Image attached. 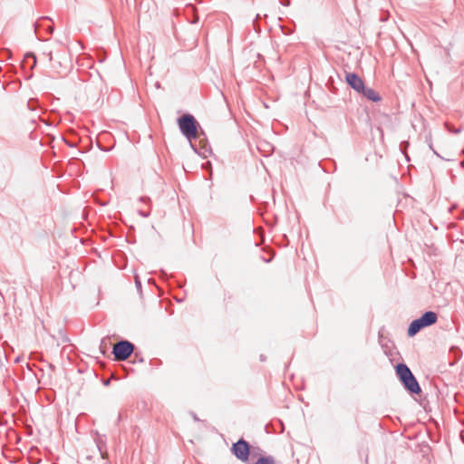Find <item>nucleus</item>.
I'll return each mask as SVG.
<instances>
[{
	"mask_svg": "<svg viewBox=\"0 0 464 464\" xmlns=\"http://www.w3.org/2000/svg\"><path fill=\"white\" fill-rule=\"evenodd\" d=\"M121 415L120 413L119 416H118V420H121Z\"/></svg>",
	"mask_w": 464,
	"mask_h": 464,
	"instance_id": "27",
	"label": "nucleus"
},
{
	"mask_svg": "<svg viewBox=\"0 0 464 464\" xmlns=\"http://www.w3.org/2000/svg\"><path fill=\"white\" fill-rule=\"evenodd\" d=\"M438 314L433 311H426L422 315L413 320L407 330V334L410 337L415 336L420 331L425 327H429L436 324Z\"/></svg>",
	"mask_w": 464,
	"mask_h": 464,
	"instance_id": "2",
	"label": "nucleus"
},
{
	"mask_svg": "<svg viewBox=\"0 0 464 464\" xmlns=\"http://www.w3.org/2000/svg\"><path fill=\"white\" fill-rule=\"evenodd\" d=\"M44 55H46L48 57V60L51 62L53 60V53H52V51L49 50V51H44L43 53Z\"/></svg>",
	"mask_w": 464,
	"mask_h": 464,
	"instance_id": "18",
	"label": "nucleus"
},
{
	"mask_svg": "<svg viewBox=\"0 0 464 464\" xmlns=\"http://www.w3.org/2000/svg\"><path fill=\"white\" fill-rule=\"evenodd\" d=\"M359 93H362L365 98L373 102H377L382 100L381 95L377 92L372 88L365 87V85H363V90H361Z\"/></svg>",
	"mask_w": 464,
	"mask_h": 464,
	"instance_id": "9",
	"label": "nucleus"
},
{
	"mask_svg": "<svg viewBox=\"0 0 464 464\" xmlns=\"http://www.w3.org/2000/svg\"><path fill=\"white\" fill-rule=\"evenodd\" d=\"M231 452L236 458L243 462H246L250 455V444L243 438L232 444Z\"/></svg>",
	"mask_w": 464,
	"mask_h": 464,
	"instance_id": "4",
	"label": "nucleus"
},
{
	"mask_svg": "<svg viewBox=\"0 0 464 464\" xmlns=\"http://www.w3.org/2000/svg\"><path fill=\"white\" fill-rule=\"evenodd\" d=\"M42 26V23L40 22H36L34 24V33L35 34L37 35L38 34V30L40 29V27Z\"/></svg>",
	"mask_w": 464,
	"mask_h": 464,
	"instance_id": "20",
	"label": "nucleus"
},
{
	"mask_svg": "<svg viewBox=\"0 0 464 464\" xmlns=\"http://www.w3.org/2000/svg\"><path fill=\"white\" fill-rule=\"evenodd\" d=\"M25 58H32L33 61H34V63H33V66H35L36 64V56L34 53H28L26 55H25Z\"/></svg>",
	"mask_w": 464,
	"mask_h": 464,
	"instance_id": "16",
	"label": "nucleus"
},
{
	"mask_svg": "<svg viewBox=\"0 0 464 464\" xmlns=\"http://www.w3.org/2000/svg\"><path fill=\"white\" fill-rule=\"evenodd\" d=\"M140 201L144 202V203H149L150 201V199L148 197H140Z\"/></svg>",
	"mask_w": 464,
	"mask_h": 464,
	"instance_id": "23",
	"label": "nucleus"
},
{
	"mask_svg": "<svg viewBox=\"0 0 464 464\" xmlns=\"http://www.w3.org/2000/svg\"><path fill=\"white\" fill-rule=\"evenodd\" d=\"M53 29H54V28H53V25H51V24H48V25H46V27H45V30H46L49 34H53Z\"/></svg>",
	"mask_w": 464,
	"mask_h": 464,
	"instance_id": "22",
	"label": "nucleus"
},
{
	"mask_svg": "<svg viewBox=\"0 0 464 464\" xmlns=\"http://www.w3.org/2000/svg\"><path fill=\"white\" fill-rule=\"evenodd\" d=\"M396 374L402 382L405 381L409 376L412 374L411 369L403 362H400L395 366Z\"/></svg>",
	"mask_w": 464,
	"mask_h": 464,
	"instance_id": "7",
	"label": "nucleus"
},
{
	"mask_svg": "<svg viewBox=\"0 0 464 464\" xmlns=\"http://www.w3.org/2000/svg\"><path fill=\"white\" fill-rule=\"evenodd\" d=\"M177 121L181 134L188 140L190 147L195 152L200 154L201 152L198 150L197 146L193 143V140L200 136L198 132L200 126L196 118L192 114L186 113L178 118Z\"/></svg>",
	"mask_w": 464,
	"mask_h": 464,
	"instance_id": "1",
	"label": "nucleus"
},
{
	"mask_svg": "<svg viewBox=\"0 0 464 464\" xmlns=\"http://www.w3.org/2000/svg\"><path fill=\"white\" fill-rule=\"evenodd\" d=\"M396 374L402 382L405 381L409 376L412 374L411 369L403 362H400L395 366Z\"/></svg>",
	"mask_w": 464,
	"mask_h": 464,
	"instance_id": "8",
	"label": "nucleus"
},
{
	"mask_svg": "<svg viewBox=\"0 0 464 464\" xmlns=\"http://www.w3.org/2000/svg\"><path fill=\"white\" fill-rule=\"evenodd\" d=\"M255 464H276V461L272 456H262Z\"/></svg>",
	"mask_w": 464,
	"mask_h": 464,
	"instance_id": "11",
	"label": "nucleus"
},
{
	"mask_svg": "<svg viewBox=\"0 0 464 464\" xmlns=\"http://www.w3.org/2000/svg\"><path fill=\"white\" fill-rule=\"evenodd\" d=\"M430 148L433 150L434 154L438 155L437 151H435L431 146V144L430 145Z\"/></svg>",
	"mask_w": 464,
	"mask_h": 464,
	"instance_id": "26",
	"label": "nucleus"
},
{
	"mask_svg": "<svg viewBox=\"0 0 464 464\" xmlns=\"http://www.w3.org/2000/svg\"><path fill=\"white\" fill-rule=\"evenodd\" d=\"M28 109L35 111L38 107V101L36 99H30L27 102Z\"/></svg>",
	"mask_w": 464,
	"mask_h": 464,
	"instance_id": "13",
	"label": "nucleus"
},
{
	"mask_svg": "<svg viewBox=\"0 0 464 464\" xmlns=\"http://www.w3.org/2000/svg\"><path fill=\"white\" fill-rule=\"evenodd\" d=\"M409 143L406 142V141H402L401 142L400 144V150L404 153V150H406V148L408 147Z\"/></svg>",
	"mask_w": 464,
	"mask_h": 464,
	"instance_id": "19",
	"label": "nucleus"
},
{
	"mask_svg": "<svg viewBox=\"0 0 464 464\" xmlns=\"http://www.w3.org/2000/svg\"><path fill=\"white\" fill-rule=\"evenodd\" d=\"M258 19H260V14H256V19L252 23L253 24V27H254V29H255V31L256 33H259L261 31V28H260V26H259V24L257 23Z\"/></svg>",
	"mask_w": 464,
	"mask_h": 464,
	"instance_id": "15",
	"label": "nucleus"
},
{
	"mask_svg": "<svg viewBox=\"0 0 464 464\" xmlns=\"http://www.w3.org/2000/svg\"><path fill=\"white\" fill-rule=\"evenodd\" d=\"M135 345L128 340H121L114 343L112 354L117 362L126 361L133 353Z\"/></svg>",
	"mask_w": 464,
	"mask_h": 464,
	"instance_id": "3",
	"label": "nucleus"
},
{
	"mask_svg": "<svg viewBox=\"0 0 464 464\" xmlns=\"http://www.w3.org/2000/svg\"><path fill=\"white\" fill-rule=\"evenodd\" d=\"M139 214L143 218H148L150 216V211L139 210Z\"/></svg>",
	"mask_w": 464,
	"mask_h": 464,
	"instance_id": "21",
	"label": "nucleus"
},
{
	"mask_svg": "<svg viewBox=\"0 0 464 464\" xmlns=\"http://www.w3.org/2000/svg\"><path fill=\"white\" fill-rule=\"evenodd\" d=\"M401 383L405 390L411 394H420L421 392V388L413 373Z\"/></svg>",
	"mask_w": 464,
	"mask_h": 464,
	"instance_id": "6",
	"label": "nucleus"
},
{
	"mask_svg": "<svg viewBox=\"0 0 464 464\" xmlns=\"http://www.w3.org/2000/svg\"><path fill=\"white\" fill-rule=\"evenodd\" d=\"M282 5L288 6L290 5V2L288 0H285L282 2Z\"/></svg>",
	"mask_w": 464,
	"mask_h": 464,
	"instance_id": "24",
	"label": "nucleus"
},
{
	"mask_svg": "<svg viewBox=\"0 0 464 464\" xmlns=\"http://www.w3.org/2000/svg\"><path fill=\"white\" fill-rule=\"evenodd\" d=\"M11 55V51L8 49H3L2 51H0L1 59H9Z\"/></svg>",
	"mask_w": 464,
	"mask_h": 464,
	"instance_id": "14",
	"label": "nucleus"
},
{
	"mask_svg": "<svg viewBox=\"0 0 464 464\" xmlns=\"http://www.w3.org/2000/svg\"><path fill=\"white\" fill-rule=\"evenodd\" d=\"M135 285H136L137 289L140 292H141V282H140V280L138 276H135Z\"/></svg>",
	"mask_w": 464,
	"mask_h": 464,
	"instance_id": "17",
	"label": "nucleus"
},
{
	"mask_svg": "<svg viewBox=\"0 0 464 464\" xmlns=\"http://www.w3.org/2000/svg\"><path fill=\"white\" fill-rule=\"evenodd\" d=\"M96 445H97V448L102 457V459H105L106 458V445H105V440H103V438L102 436H98V438L96 439Z\"/></svg>",
	"mask_w": 464,
	"mask_h": 464,
	"instance_id": "10",
	"label": "nucleus"
},
{
	"mask_svg": "<svg viewBox=\"0 0 464 464\" xmlns=\"http://www.w3.org/2000/svg\"><path fill=\"white\" fill-rule=\"evenodd\" d=\"M345 81L355 92H359L361 90H363L364 82L357 73L347 72L345 75Z\"/></svg>",
	"mask_w": 464,
	"mask_h": 464,
	"instance_id": "5",
	"label": "nucleus"
},
{
	"mask_svg": "<svg viewBox=\"0 0 464 464\" xmlns=\"http://www.w3.org/2000/svg\"><path fill=\"white\" fill-rule=\"evenodd\" d=\"M260 361H261V362H265V361H266V356H265V355H263V354H261V355H260Z\"/></svg>",
	"mask_w": 464,
	"mask_h": 464,
	"instance_id": "25",
	"label": "nucleus"
},
{
	"mask_svg": "<svg viewBox=\"0 0 464 464\" xmlns=\"http://www.w3.org/2000/svg\"><path fill=\"white\" fill-rule=\"evenodd\" d=\"M450 353L454 354V357H455L456 361H458L461 357V355H462L461 350L459 347H457V346H452L450 348Z\"/></svg>",
	"mask_w": 464,
	"mask_h": 464,
	"instance_id": "12",
	"label": "nucleus"
}]
</instances>
